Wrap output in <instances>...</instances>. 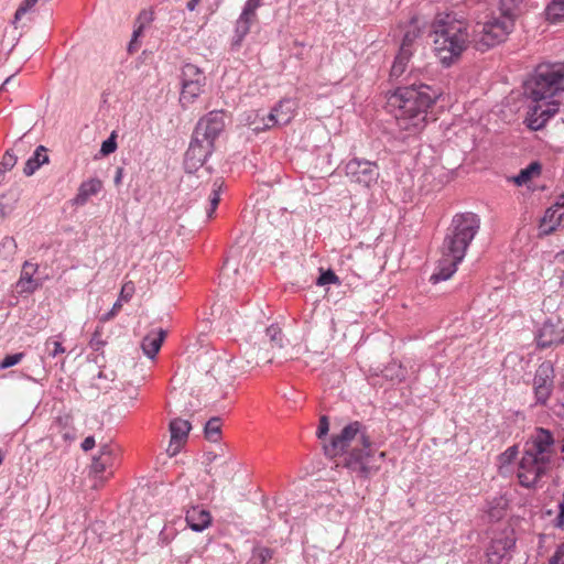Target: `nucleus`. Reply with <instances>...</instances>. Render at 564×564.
I'll list each match as a JSON object with an SVG mask.
<instances>
[{"label":"nucleus","mask_w":564,"mask_h":564,"mask_svg":"<svg viewBox=\"0 0 564 564\" xmlns=\"http://www.w3.org/2000/svg\"><path fill=\"white\" fill-rule=\"evenodd\" d=\"M523 0H498L497 13L494 12L486 22L478 23L473 36L468 23L453 14L438 17L433 23L434 51L441 63L448 67L463 52L473 44L477 51L485 52L503 42L512 32L520 14Z\"/></svg>","instance_id":"f257e3e1"},{"label":"nucleus","mask_w":564,"mask_h":564,"mask_svg":"<svg viewBox=\"0 0 564 564\" xmlns=\"http://www.w3.org/2000/svg\"><path fill=\"white\" fill-rule=\"evenodd\" d=\"M409 76L414 80L391 93L386 105L394 119L395 134L402 141L422 133L429 122L430 110L442 96L441 88L416 80L414 70Z\"/></svg>","instance_id":"f03ea898"},{"label":"nucleus","mask_w":564,"mask_h":564,"mask_svg":"<svg viewBox=\"0 0 564 564\" xmlns=\"http://www.w3.org/2000/svg\"><path fill=\"white\" fill-rule=\"evenodd\" d=\"M324 452L332 458L345 454L344 467L359 479H369L376 475L386 458V452L373 448L366 426L359 421L347 424L339 434L334 435L324 445Z\"/></svg>","instance_id":"7ed1b4c3"},{"label":"nucleus","mask_w":564,"mask_h":564,"mask_svg":"<svg viewBox=\"0 0 564 564\" xmlns=\"http://www.w3.org/2000/svg\"><path fill=\"white\" fill-rule=\"evenodd\" d=\"M561 93H564V63L539 64L524 83V94L534 102L525 118L528 128L534 131L544 128L558 112L560 102L553 98Z\"/></svg>","instance_id":"20e7f679"},{"label":"nucleus","mask_w":564,"mask_h":564,"mask_svg":"<svg viewBox=\"0 0 564 564\" xmlns=\"http://www.w3.org/2000/svg\"><path fill=\"white\" fill-rule=\"evenodd\" d=\"M557 462L556 441L552 431L535 427L523 443L517 477L524 488H535Z\"/></svg>","instance_id":"39448f33"},{"label":"nucleus","mask_w":564,"mask_h":564,"mask_svg":"<svg viewBox=\"0 0 564 564\" xmlns=\"http://www.w3.org/2000/svg\"><path fill=\"white\" fill-rule=\"evenodd\" d=\"M479 228L480 218L474 213H460L453 217L441 248L442 257L430 278L432 283L445 281L457 271Z\"/></svg>","instance_id":"423d86ee"},{"label":"nucleus","mask_w":564,"mask_h":564,"mask_svg":"<svg viewBox=\"0 0 564 564\" xmlns=\"http://www.w3.org/2000/svg\"><path fill=\"white\" fill-rule=\"evenodd\" d=\"M180 101L185 107L193 104L200 96L206 85V76L196 65L186 63L182 67Z\"/></svg>","instance_id":"0eeeda50"},{"label":"nucleus","mask_w":564,"mask_h":564,"mask_svg":"<svg viewBox=\"0 0 564 564\" xmlns=\"http://www.w3.org/2000/svg\"><path fill=\"white\" fill-rule=\"evenodd\" d=\"M346 176L354 183L369 187L379 177V167L376 162L354 158L345 166Z\"/></svg>","instance_id":"6e6552de"},{"label":"nucleus","mask_w":564,"mask_h":564,"mask_svg":"<svg viewBox=\"0 0 564 564\" xmlns=\"http://www.w3.org/2000/svg\"><path fill=\"white\" fill-rule=\"evenodd\" d=\"M554 388V368L551 361H543L535 370L533 392L535 403L545 405Z\"/></svg>","instance_id":"1a4fd4ad"},{"label":"nucleus","mask_w":564,"mask_h":564,"mask_svg":"<svg viewBox=\"0 0 564 564\" xmlns=\"http://www.w3.org/2000/svg\"><path fill=\"white\" fill-rule=\"evenodd\" d=\"M295 110V100L291 98H284L280 100L279 104L272 108V110L265 117L262 118L263 124L256 126L253 130L259 132L271 129L275 126H285L293 119Z\"/></svg>","instance_id":"9d476101"},{"label":"nucleus","mask_w":564,"mask_h":564,"mask_svg":"<svg viewBox=\"0 0 564 564\" xmlns=\"http://www.w3.org/2000/svg\"><path fill=\"white\" fill-rule=\"evenodd\" d=\"M224 128V113L221 111H210L197 122L193 137H197L203 142H209L214 147L215 140Z\"/></svg>","instance_id":"9b49d317"},{"label":"nucleus","mask_w":564,"mask_h":564,"mask_svg":"<svg viewBox=\"0 0 564 564\" xmlns=\"http://www.w3.org/2000/svg\"><path fill=\"white\" fill-rule=\"evenodd\" d=\"M536 345L539 348H550L552 346H558L564 343V326L557 318L546 319L542 326L538 329L535 335Z\"/></svg>","instance_id":"f8f14e48"},{"label":"nucleus","mask_w":564,"mask_h":564,"mask_svg":"<svg viewBox=\"0 0 564 564\" xmlns=\"http://www.w3.org/2000/svg\"><path fill=\"white\" fill-rule=\"evenodd\" d=\"M214 147L209 142H203L197 137H192L189 147L185 153V169L188 172L198 170L212 155Z\"/></svg>","instance_id":"ddd939ff"},{"label":"nucleus","mask_w":564,"mask_h":564,"mask_svg":"<svg viewBox=\"0 0 564 564\" xmlns=\"http://www.w3.org/2000/svg\"><path fill=\"white\" fill-rule=\"evenodd\" d=\"M37 270L39 265L36 263L29 261L23 263L20 278L15 284L19 293H32L41 286L40 280L34 278Z\"/></svg>","instance_id":"4468645a"},{"label":"nucleus","mask_w":564,"mask_h":564,"mask_svg":"<svg viewBox=\"0 0 564 564\" xmlns=\"http://www.w3.org/2000/svg\"><path fill=\"white\" fill-rule=\"evenodd\" d=\"M191 429V423L186 420L174 419L170 422L171 442L169 449L173 448V455H175L180 446L185 443Z\"/></svg>","instance_id":"2eb2a0df"},{"label":"nucleus","mask_w":564,"mask_h":564,"mask_svg":"<svg viewBox=\"0 0 564 564\" xmlns=\"http://www.w3.org/2000/svg\"><path fill=\"white\" fill-rule=\"evenodd\" d=\"M185 520L193 531L202 532L210 525L212 516L204 507L193 506L186 511Z\"/></svg>","instance_id":"dca6fc26"},{"label":"nucleus","mask_w":564,"mask_h":564,"mask_svg":"<svg viewBox=\"0 0 564 564\" xmlns=\"http://www.w3.org/2000/svg\"><path fill=\"white\" fill-rule=\"evenodd\" d=\"M165 336L166 332L162 328L152 330L144 336L141 341V348L144 355L149 358H154L159 352Z\"/></svg>","instance_id":"f3484780"},{"label":"nucleus","mask_w":564,"mask_h":564,"mask_svg":"<svg viewBox=\"0 0 564 564\" xmlns=\"http://www.w3.org/2000/svg\"><path fill=\"white\" fill-rule=\"evenodd\" d=\"M254 18L240 13L235 24L234 36L231 40V50L237 51L240 48L245 37L250 32L251 24L254 22Z\"/></svg>","instance_id":"a211bd4d"},{"label":"nucleus","mask_w":564,"mask_h":564,"mask_svg":"<svg viewBox=\"0 0 564 564\" xmlns=\"http://www.w3.org/2000/svg\"><path fill=\"white\" fill-rule=\"evenodd\" d=\"M513 545L514 541L509 538L492 540L486 552L488 561L499 563Z\"/></svg>","instance_id":"6ab92c4d"},{"label":"nucleus","mask_w":564,"mask_h":564,"mask_svg":"<svg viewBox=\"0 0 564 564\" xmlns=\"http://www.w3.org/2000/svg\"><path fill=\"white\" fill-rule=\"evenodd\" d=\"M102 187V183L98 178H90L83 182L78 188V193L74 198L76 205H84L89 197L97 195Z\"/></svg>","instance_id":"aec40b11"},{"label":"nucleus","mask_w":564,"mask_h":564,"mask_svg":"<svg viewBox=\"0 0 564 564\" xmlns=\"http://www.w3.org/2000/svg\"><path fill=\"white\" fill-rule=\"evenodd\" d=\"M564 215L553 206L549 207L540 221V231L543 235L552 234L561 224Z\"/></svg>","instance_id":"412c9836"},{"label":"nucleus","mask_w":564,"mask_h":564,"mask_svg":"<svg viewBox=\"0 0 564 564\" xmlns=\"http://www.w3.org/2000/svg\"><path fill=\"white\" fill-rule=\"evenodd\" d=\"M152 20H153L152 13L149 12V11H142L138 15L137 28L134 29L133 34H132V39H131V41L129 42V45H128V52L130 54H133L134 52L138 51V48H139L138 39H139V36H141L144 28L148 24H150Z\"/></svg>","instance_id":"4be33fe9"},{"label":"nucleus","mask_w":564,"mask_h":564,"mask_svg":"<svg viewBox=\"0 0 564 564\" xmlns=\"http://www.w3.org/2000/svg\"><path fill=\"white\" fill-rule=\"evenodd\" d=\"M46 162H48L46 148L44 145H39L34 154L26 161L23 172L26 176H31L42 164Z\"/></svg>","instance_id":"5701e85b"},{"label":"nucleus","mask_w":564,"mask_h":564,"mask_svg":"<svg viewBox=\"0 0 564 564\" xmlns=\"http://www.w3.org/2000/svg\"><path fill=\"white\" fill-rule=\"evenodd\" d=\"M115 462L113 456L99 457L94 456L90 465V474H93L96 478L104 481L106 477L104 476L109 469H111Z\"/></svg>","instance_id":"b1692460"},{"label":"nucleus","mask_w":564,"mask_h":564,"mask_svg":"<svg viewBox=\"0 0 564 564\" xmlns=\"http://www.w3.org/2000/svg\"><path fill=\"white\" fill-rule=\"evenodd\" d=\"M542 171V165L538 161L531 162L527 167L522 169L517 176L513 177V182L518 186L527 184L529 181L539 176Z\"/></svg>","instance_id":"393cba45"},{"label":"nucleus","mask_w":564,"mask_h":564,"mask_svg":"<svg viewBox=\"0 0 564 564\" xmlns=\"http://www.w3.org/2000/svg\"><path fill=\"white\" fill-rule=\"evenodd\" d=\"M411 57L412 54L406 53V50L399 51L391 66L390 77L394 79L400 78L404 74Z\"/></svg>","instance_id":"a878e982"},{"label":"nucleus","mask_w":564,"mask_h":564,"mask_svg":"<svg viewBox=\"0 0 564 564\" xmlns=\"http://www.w3.org/2000/svg\"><path fill=\"white\" fill-rule=\"evenodd\" d=\"M545 14L551 23L564 22V0H552L545 9Z\"/></svg>","instance_id":"bb28decb"},{"label":"nucleus","mask_w":564,"mask_h":564,"mask_svg":"<svg viewBox=\"0 0 564 564\" xmlns=\"http://www.w3.org/2000/svg\"><path fill=\"white\" fill-rule=\"evenodd\" d=\"M223 186H224V181L220 178H217L214 181V183L210 187V192L208 195L209 207L206 210V215L208 218L213 217V214L215 213V210L219 204L220 192L223 189Z\"/></svg>","instance_id":"cd10ccee"},{"label":"nucleus","mask_w":564,"mask_h":564,"mask_svg":"<svg viewBox=\"0 0 564 564\" xmlns=\"http://www.w3.org/2000/svg\"><path fill=\"white\" fill-rule=\"evenodd\" d=\"M221 423L219 417L209 419L204 427L205 437L210 442H218L221 434Z\"/></svg>","instance_id":"c85d7f7f"},{"label":"nucleus","mask_w":564,"mask_h":564,"mask_svg":"<svg viewBox=\"0 0 564 564\" xmlns=\"http://www.w3.org/2000/svg\"><path fill=\"white\" fill-rule=\"evenodd\" d=\"M420 36V30L415 26L408 30L402 39L399 51H405L413 55L416 39Z\"/></svg>","instance_id":"c756f323"},{"label":"nucleus","mask_w":564,"mask_h":564,"mask_svg":"<svg viewBox=\"0 0 564 564\" xmlns=\"http://www.w3.org/2000/svg\"><path fill=\"white\" fill-rule=\"evenodd\" d=\"M264 336L265 338H268L272 348L282 347L283 335L281 328L278 325L272 324L269 327H267Z\"/></svg>","instance_id":"7c9ffc66"},{"label":"nucleus","mask_w":564,"mask_h":564,"mask_svg":"<svg viewBox=\"0 0 564 564\" xmlns=\"http://www.w3.org/2000/svg\"><path fill=\"white\" fill-rule=\"evenodd\" d=\"M17 251V242L13 237H4L0 243V257L10 259Z\"/></svg>","instance_id":"2f4dec72"},{"label":"nucleus","mask_w":564,"mask_h":564,"mask_svg":"<svg viewBox=\"0 0 564 564\" xmlns=\"http://www.w3.org/2000/svg\"><path fill=\"white\" fill-rule=\"evenodd\" d=\"M44 345L47 355L52 358H56L58 355L65 352V347L63 346L62 341L54 337L47 338Z\"/></svg>","instance_id":"473e14b6"},{"label":"nucleus","mask_w":564,"mask_h":564,"mask_svg":"<svg viewBox=\"0 0 564 564\" xmlns=\"http://www.w3.org/2000/svg\"><path fill=\"white\" fill-rule=\"evenodd\" d=\"M17 156L10 150H7L0 162V175L12 170L17 164Z\"/></svg>","instance_id":"72a5a7b5"},{"label":"nucleus","mask_w":564,"mask_h":564,"mask_svg":"<svg viewBox=\"0 0 564 564\" xmlns=\"http://www.w3.org/2000/svg\"><path fill=\"white\" fill-rule=\"evenodd\" d=\"M39 0H23L14 13L13 23H17L21 18L30 11Z\"/></svg>","instance_id":"f704fd0d"},{"label":"nucleus","mask_w":564,"mask_h":564,"mask_svg":"<svg viewBox=\"0 0 564 564\" xmlns=\"http://www.w3.org/2000/svg\"><path fill=\"white\" fill-rule=\"evenodd\" d=\"M23 358H24V352H17V354H13V355H7L0 361V369H8L10 367H13V366L18 365Z\"/></svg>","instance_id":"c9c22d12"},{"label":"nucleus","mask_w":564,"mask_h":564,"mask_svg":"<svg viewBox=\"0 0 564 564\" xmlns=\"http://www.w3.org/2000/svg\"><path fill=\"white\" fill-rule=\"evenodd\" d=\"M519 449L517 445L508 447L503 453L500 454L499 460L502 465L511 464L518 456Z\"/></svg>","instance_id":"e433bc0d"},{"label":"nucleus","mask_w":564,"mask_h":564,"mask_svg":"<svg viewBox=\"0 0 564 564\" xmlns=\"http://www.w3.org/2000/svg\"><path fill=\"white\" fill-rule=\"evenodd\" d=\"M117 150L116 133L112 132L108 139L101 143L100 153L102 155H109Z\"/></svg>","instance_id":"4c0bfd02"},{"label":"nucleus","mask_w":564,"mask_h":564,"mask_svg":"<svg viewBox=\"0 0 564 564\" xmlns=\"http://www.w3.org/2000/svg\"><path fill=\"white\" fill-rule=\"evenodd\" d=\"M317 285L338 284L339 279L333 270L323 271L317 279Z\"/></svg>","instance_id":"58836bf2"},{"label":"nucleus","mask_w":564,"mask_h":564,"mask_svg":"<svg viewBox=\"0 0 564 564\" xmlns=\"http://www.w3.org/2000/svg\"><path fill=\"white\" fill-rule=\"evenodd\" d=\"M261 4H262V0H247L241 13L256 19V17H257L256 11Z\"/></svg>","instance_id":"ea45409f"},{"label":"nucleus","mask_w":564,"mask_h":564,"mask_svg":"<svg viewBox=\"0 0 564 564\" xmlns=\"http://www.w3.org/2000/svg\"><path fill=\"white\" fill-rule=\"evenodd\" d=\"M328 431H329L328 417L326 415H323V416H321L319 422H318L316 436L321 440L327 435Z\"/></svg>","instance_id":"a19ab883"},{"label":"nucleus","mask_w":564,"mask_h":564,"mask_svg":"<svg viewBox=\"0 0 564 564\" xmlns=\"http://www.w3.org/2000/svg\"><path fill=\"white\" fill-rule=\"evenodd\" d=\"M564 561V541L557 546L554 554L550 557L549 564H562Z\"/></svg>","instance_id":"79ce46f5"},{"label":"nucleus","mask_w":564,"mask_h":564,"mask_svg":"<svg viewBox=\"0 0 564 564\" xmlns=\"http://www.w3.org/2000/svg\"><path fill=\"white\" fill-rule=\"evenodd\" d=\"M89 345L94 350H99L105 345V341L101 339V332L99 328H97L93 334Z\"/></svg>","instance_id":"37998d69"},{"label":"nucleus","mask_w":564,"mask_h":564,"mask_svg":"<svg viewBox=\"0 0 564 564\" xmlns=\"http://www.w3.org/2000/svg\"><path fill=\"white\" fill-rule=\"evenodd\" d=\"M121 307H122V305H121L120 301L118 300L112 305V308L100 317V322L105 323V322L112 319L119 313Z\"/></svg>","instance_id":"c03bdc74"},{"label":"nucleus","mask_w":564,"mask_h":564,"mask_svg":"<svg viewBox=\"0 0 564 564\" xmlns=\"http://www.w3.org/2000/svg\"><path fill=\"white\" fill-rule=\"evenodd\" d=\"M555 262L557 270L561 272V285H564V251L555 256Z\"/></svg>","instance_id":"a18cd8bd"},{"label":"nucleus","mask_w":564,"mask_h":564,"mask_svg":"<svg viewBox=\"0 0 564 564\" xmlns=\"http://www.w3.org/2000/svg\"><path fill=\"white\" fill-rule=\"evenodd\" d=\"M95 444H96V442H95L94 436H87V437L83 441V443H82V445H80V446H82V449H83L84 452H88V451H90V449H93V448L95 447Z\"/></svg>","instance_id":"49530a36"},{"label":"nucleus","mask_w":564,"mask_h":564,"mask_svg":"<svg viewBox=\"0 0 564 564\" xmlns=\"http://www.w3.org/2000/svg\"><path fill=\"white\" fill-rule=\"evenodd\" d=\"M99 457L113 456L112 448L108 444H104L99 448L98 455Z\"/></svg>","instance_id":"de8ad7c7"},{"label":"nucleus","mask_w":564,"mask_h":564,"mask_svg":"<svg viewBox=\"0 0 564 564\" xmlns=\"http://www.w3.org/2000/svg\"><path fill=\"white\" fill-rule=\"evenodd\" d=\"M552 206L564 215V194L560 195Z\"/></svg>","instance_id":"09e8293b"},{"label":"nucleus","mask_w":564,"mask_h":564,"mask_svg":"<svg viewBox=\"0 0 564 564\" xmlns=\"http://www.w3.org/2000/svg\"><path fill=\"white\" fill-rule=\"evenodd\" d=\"M122 176H123V169L122 167H118L116 170V175H115V178H113V182H115L116 185H119L121 183Z\"/></svg>","instance_id":"8fccbe9b"},{"label":"nucleus","mask_w":564,"mask_h":564,"mask_svg":"<svg viewBox=\"0 0 564 564\" xmlns=\"http://www.w3.org/2000/svg\"><path fill=\"white\" fill-rule=\"evenodd\" d=\"M199 2V0H189L186 4V8L189 10V11H193L197 3Z\"/></svg>","instance_id":"3c124183"},{"label":"nucleus","mask_w":564,"mask_h":564,"mask_svg":"<svg viewBox=\"0 0 564 564\" xmlns=\"http://www.w3.org/2000/svg\"><path fill=\"white\" fill-rule=\"evenodd\" d=\"M12 78H13V75H12V76H9V77L4 80V83L1 85L0 90H1V89H3V88H4V86H6L7 84H9V83L11 82V79H12Z\"/></svg>","instance_id":"603ef678"},{"label":"nucleus","mask_w":564,"mask_h":564,"mask_svg":"<svg viewBox=\"0 0 564 564\" xmlns=\"http://www.w3.org/2000/svg\"><path fill=\"white\" fill-rule=\"evenodd\" d=\"M215 458H216V455H214V454H212V453H209V454L207 455V459H208L209 462H212V460H213V459H215Z\"/></svg>","instance_id":"864d4df0"},{"label":"nucleus","mask_w":564,"mask_h":564,"mask_svg":"<svg viewBox=\"0 0 564 564\" xmlns=\"http://www.w3.org/2000/svg\"><path fill=\"white\" fill-rule=\"evenodd\" d=\"M263 553H265V554H262L263 560H264L267 556H269V557H270L269 550H263Z\"/></svg>","instance_id":"5fc2aeb1"},{"label":"nucleus","mask_w":564,"mask_h":564,"mask_svg":"<svg viewBox=\"0 0 564 564\" xmlns=\"http://www.w3.org/2000/svg\"><path fill=\"white\" fill-rule=\"evenodd\" d=\"M64 438H65V440H73L74 437H73V436H69V435H68V433H65V434H64Z\"/></svg>","instance_id":"6e6d98bb"},{"label":"nucleus","mask_w":564,"mask_h":564,"mask_svg":"<svg viewBox=\"0 0 564 564\" xmlns=\"http://www.w3.org/2000/svg\"><path fill=\"white\" fill-rule=\"evenodd\" d=\"M3 459H4V455H3V453L0 451V465L2 464Z\"/></svg>","instance_id":"4d7b16f0"},{"label":"nucleus","mask_w":564,"mask_h":564,"mask_svg":"<svg viewBox=\"0 0 564 564\" xmlns=\"http://www.w3.org/2000/svg\"><path fill=\"white\" fill-rule=\"evenodd\" d=\"M561 451L564 453V445L562 446Z\"/></svg>","instance_id":"13d9d810"},{"label":"nucleus","mask_w":564,"mask_h":564,"mask_svg":"<svg viewBox=\"0 0 564 564\" xmlns=\"http://www.w3.org/2000/svg\"><path fill=\"white\" fill-rule=\"evenodd\" d=\"M562 564H564V561H563V563H562Z\"/></svg>","instance_id":"bf43d9fd"}]
</instances>
